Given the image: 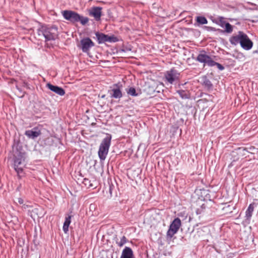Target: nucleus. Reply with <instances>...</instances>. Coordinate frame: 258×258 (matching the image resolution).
<instances>
[{
  "mask_svg": "<svg viewBox=\"0 0 258 258\" xmlns=\"http://www.w3.org/2000/svg\"><path fill=\"white\" fill-rule=\"evenodd\" d=\"M233 44L240 43L241 46L246 50L251 49L253 45L252 42L249 39L246 34L242 31H239L237 35L233 36L230 40Z\"/></svg>",
  "mask_w": 258,
  "mask_h": 258,
  "instance_id": "1",
  "label": "nucleus"
},
{
  "mask_svg": "<svg viewBox=\"0 0 258 258\" xmlns=\"http://www.w3.org/2000/svg\"><path fill=\"white\" fill-rule=\"evenodd\" d=\"M38 35L44 37L45 41L55 40L58 35L57 29L55 27H48L46 25L41 26L38 30Z\"/></svg>",
  "mask_w": 258,
  "mask_h": 258,
  "instance_id": "2",
  "label": "nucleus"
},
{
  "mask_svg": "<svg viewBox=\"0 0 258 258\" xmlns=\"http://www.w3.org/2000/svg\"><path fill=\"white\" fill-rule=\"evenodd\" d=\"M61 13L63 18L66 20L73 23L80 22L81 24L85 25L89 21V19L87 17H84L80 16L78 13L75 11L64 10L62 11Z\"/></svg>",
  "mask_w": 258,
  "mask_h": 258,
  "instance_id": "3",
  "label": "nucleus"
},
{
  "mask_svg": "<svg viewBox=\"0 0 258 258\" xmlns=\"http://www.w3.org/2000/svg\"><path fill=\"white\" fill-rule=\"evenodd\" d=\"M111 137H106L101 142L98 151V156L101 161H104L108 154L110 146Z\"/></svg>",
  "mask_w": 258,
  "mask_h": 258,
  "instance_id": "4",
  "label": "nucleus"
},
{
  "mask_svg": "<svg viewBox=\"0 0 258 258\" xmlns=\"http://www.w3.org/2000/svg\"><path fill=\"white\" fill-rule=\"evenodd\" d=\"M197 214H201L208 207V201L205 199L199 198L194 203Z\"/></svg>",
  "mask_w": 258,
  "mask_h": 258,
  "instance_id": "5",
  "label": "nucleus"
},
{
  "mask_svg": "<svg viewBox=\"0 0 258 258\" xmlns=\"http://www.w3.org/2000/svg\"><path fill=\"white\" fill-rule=\"evenodd\" d=\"M94 46V43L89 38H85L80 41V48L84 52H88L90 48Z\"/></svg>",
  "mask_w": 258,
  "mask_h": 258,
  "instance_id": "6",
  "label": "nucleus"
},
{
  "mask_svg": "<svg viewBox=\"0 0 258 258\" xmlns=\"http://www.w3.org/2000/svg\"><path fill=\"white\" fill-rule=\"evenodd\" d=\"M96 36L99 43H104L105 42H115L117 40L116 38L115 37L109 36L98 32L96 33Z\"/></svg>",
  "mask_w": 258,
  "mask_h": 258,
  "instance_id": "7",
  "label": "nucleus"
},
{
  "mask_svg": "<svg viewBox=\"0 0 258 258\" xmlns=\"http://www.w3.org/2000/svg\"><path fill=\"white\" fill-rule=\"evenodd\" d=\"M102 8L99 7H92L89 10V15L93 17L96 21H99L102 16Z\"/></svg>",
  "mask_w": 258,
  "mask_h": 258,
  "instance_id": "8",
  "label": "nucleus"
},
{
  "mask_svg": "<svg viewBox=\"0 0 258 258\" xmlns=\"http://www.w3.org/2000/svg\"><path fill=\"white\" fill-rule=\"evenodd\" d=\"M46 87L51 91L60 96H63L65 94V91L61 87L57 86H54L50 83H47L46 84Z\"/></svg>",
  "mask_w": 258,
  "mask_h": 258,
  "instance_id": "9",
  "label": "nucleus"
},
{
  "mask_svg": "<svg viewBox=\"0 0 258 258\" xmlns=\"http://www.w3.org/2000/svg\"><path fill=\"white\" fill-rule=\"evenodd\" d=\"M177 231V218H175L167 232V236L172 237Z\"/></svg>",
  "mask_w": 258,
  "mask_h": 258,
  "instance_id": "10",
  "label": "nucleus"
},
{
  "mask_svg": "<svg viewBox=\"0 0 258 258\" xmlns=\"http://www.w3.org/2000/svg\"><path fill=\"white\" fill-rule=\"evenodd\" d=\"M120 258H134L132 249L129 247H125L122 250Z\"/></svg>",
  "mask_w": 258,
  "mask_h": 258,
  "instance_id": "11",
  "label": "nucleus"
},
{
  "mask_svg": "<svg viewBox=\"0 0 258 258\" xmlns=\"http://www.w3.org/2000/svg\"><path fill=\"white\" fill-rule=\"evenodd\" d=\"M25 135L29 138L34 139L41 135L40 131L28 130L25 132Z\"/></svg>",
  "mask_w": 258,
  "mask_h": 258,
  "instance_id": "12",
  "label": "nucleus"
},
{
  "mask_svg": "<svg viewBox=\"0 0 258 258\" xmlns=\"http://www.w3.org/2000/svg\"><path fill=\"white\" fill-rule=\"evenodd\" d=\"M234 209L235 207L233 204H225L224 206L222 209L223 214L227 215L230 214L233 212Z\"/></svg>",
  "mask_w": 258,
  "mask_h": 258,
  "instance_id": "13",
  "label": "nucleus"
},
{
  "mask_svg": "<svg viewBox=\"0 0 258 258\" xmlns=\"http://www.w3.org/2000/svg\"><path fill=\"white\" fill-rule=\"evenodd\" d=\"M175 75V71L171 70L170 71L167 72L165 78L169 83L172 84L174 81Z\"/></svg>",
  "mask_w": 258,
  "mask_h": 258,
  "instance_id": "14",
  "label": "nucleus"
},
{
  "mask_svg": "<svg viewBox=\"0 0 258 258\" xmlns=\"http://www.w3.org/2000/svg\"><path fill=\"white\" fill-rule=\"evenodd\" d=\"M209 56L205 51H201L197 56V60L200 62L205 63Z\"/></svg>",
  "mask_w": 258,
  "mask_h": 258,
  "instance_id": "15",
  "label": "nucleus"
},
{
  "mask_svg": "<svg viewBox=\"0 0 258 258\" xmlns=\"http://www.w3.org/2000/svg\"><path fill=\"white\" fill-rule=\"evenodd\" d=\"M112 93L111 97L114 98H120L122 95L120 89L119 88H114L112 89Z\"/></svg>",
  "mask_w": 258,
  "mask_h": 258,
  "instance_id": "16",
  "label": "nucleus"
},
{
  "mask_svg": "<svg viewBox=\"0 0 258 258\" xmlns=\"http://www.w3.org/2000/svg\"><path fill=\"white\" fill-rule=\"evenodd\" d=\"M71 218L72 216L71 215L68 216V217L66 218L63 223V230L66 233H67L69 231V226L71 222Z\"/></svg>",
  "mask_w": 258,
  "mask_h": 258,
  "instance_id": "17",
  "label": "nucleus"
},
{
  "mask_svg": "<svg viewBox=\"0 0 258 258\" xmlns=\"http://www.w3.org/2000/svg\"><path fill=\"white\" fill-rule=\"evenodd\" d=\"M254 210V205L250 204L246 211L245 214L247 219H250L251 216Z\"/></svg>",
  "mask_w": 258,
  "mask_h": 258,
  "instance_id": "18",
  "label": "nucleus"
},
{
  "mask_svg": "<svg viewBox=\"0 0 258 258\" xmlns=\"http://www.w3.org/2000/svg\"><path fill=\"white\" fill-rule=\"evenodd\" d=\"M83 183L87 188L95 187V184H94L90 179L87 178L84 179Z\"/></svg>",
  "mask_w": 258,
  "mask_h": 258,
  "instance_id": "19",
  "label": "nucleus"
},
{
  "mask_svg": "<svg viewBox=\"0 0 258 258\" xmlns=\"http://www.w3.org/2000/svg\"><path fill=\"white\" fill-rule=\"evenodd\" d=\"M22 160L23 156L22 155L16 157L14 159V167L21 166Z\"/></svg>",
  "mask_w": 258,
  "mask_h": 258,
  "instance_id": "20",
  "label": "nucleus"
},
{
  "mask_svg": "<svg viewBox=\"0 0 258 258\" xmlns=\"http://www.w3.org/2000/svg\"><path fill=\"white\" fill-rule=\"evenodd\" d=\"M178 94L182 98H188L189 97V92L187 90H178Z\"/></svg>",
  "mask_w": 258,
  "mask_h": 258,
  "instance_id": "21",
  "label": "nucleus"
},
{
  "mask_svg": "<svg viewBox=\"0 0 258 258\" xmlns=\"http://www.w3.org/2000/svg\"><path fill=\"white\" fill-rule=\"evenodd\" d=\"M14 168L17 173L18 178L19 179H21L23 176L21 175L23 172V167L22 166H17V167H14Z\"/></svg>",
  "mask_w": 258,
  "mask_h": 258,
  "instance_id": "22",
  "label": "nucleus"
},
{
  "mask_svg": "<svg viewBox=\"0 0 258 258\" xmlns=\"http://www.w3.org/2000/svg\"><path fill=\"white\" fill-rule=\"evenodd\" d=\"M197 21L201 24H207L208 21L205 17L199 16L197 17Z\"/></svg>",
  "mask_w": 258,
  "mask_h": 258,
  "instance_id": "23",
  "label": "nucleus"
},
{
  "mask_svg": "<svg viewBox=\"0 0 258 258\" xmlns=\"http://www.w3.org/2000/svg\"><path fill=\"white\" fill-rule=\"evenodd\" d=\"M218 22H217V24L222 28H224L225 25V24L228 23L224 20V18L222 17H218Z\"/></svg>",
  "mask_w": 258,
  "mask_h": 258,
  "instance_id": "24",
  "label": "nucleus"
},
{
  "mask_svg": "<svg viewBox=\"0 0 258 258\" xmlns=\"http://www.w3.org/2000/svg\"><path fill=\"white\" fill-rule=\"evenodd\" d=\"M224 28H225V31L226 33H230L233 31V26L229 23L225 24Z\"/></svg>",
  "mask_w": 258,
  "mask_h": 258,
  "instance_id": "25",
  "label": "nucleus"
},
{
  "mask_svg": "<svg viewBox=\"0 0 258 258\" xmlns=\"http://www.w3.org/2000/svg\"><path fill=\"white\" fill-rule=\"evenodd\" d=\"M127 93L133 96H137L138 95V94L136 93V89L133 87L130 88L127 90Z\"/></svg>",
  "mask_w": 258,
  "mask_h": 258,
  "instance_id": "26",
  "label": "nucleus"
},
{
  "mask_svg": "<svg viewBox=\"0 0 258 258\" xmlns=\"http://www.w3.org/2000/svg\"><path fill=\"white\" fill-rule=\"evenodd\" d=\"M205 63L210 67H213L215 66L216 62L210 56H209V58L207 59Z\"/></svg>",
  "mask_w": 258,
  "mask_h": 258,
  "instance_id": "27",
  "label": "nucleus"
},
{
  "mask_svg": "<svg viewBox=\"0 0 258 258\" xmlns=\"http://www.w3.org/2000/svg\"><path fill=\"white\" fill-rule=\"evenodd\" d=\"M126 242V238L123 236L121 237L120 241L117 242L118 246L119 247L122 246Z\"/></svg>",
  "mask_w": 258,
  "mask_h": 258,
  "instance_id": "28",
  "label": "nucleus"
},
{
  "mask_svg": "<svg viewBox=\"0 0 258 258\" xmlns=\"http://www.w3.org/2000/svg\"><path fill=\"white\" fill-rule=\"evenodd\" d=\"M215 66H217V68H218L220 70H224V67H223L222 64H220V63H218V62H216V63H215Z\"/></svg>",
  "mask_w": 258,
  "mask_h": 258,
  "instance_id": "29",
  "label": "nucleus"
},
{
  "mask_svg": "<svg viewBox=\"0 0 258 258\" xmlns=\"http://www.w3.org/2000/svg\"><path fill=\"white\" fill-rule=\"evenodd\" d=\"M18 202L20 204H23V203H24V200L22 198H19L18 199Z\"/></svg>",
  "mask_w": 258,
  "mask_h": 258,
  "instance_id": "30",
  "label": "nucleus"
},
{
  "mask_svg": "<svg viewBox=\"0 0 258 258\" xmlns=\"http://www.w3.org/2000/svg\"><path fill=\"white\" fill-rule=\"evenodd\" d=\"M180 180L181 181V183H182L183 184H185V180H184L183 178H181Z\"/></svg>",
  "mask_w": 258,
  "mask_h": 258,
  "instance_id": "31",
  "label": "nucleus"
},
{
  "mask_svg": "<svg viewBox=\"0 0 258 258\" xmlns=\"http://www.w3.org/2000/svg\"><path fill=\"white\" fill-rule=\"evenodd\" d=\"M178 227H179V225H180V220L178 219Z\"/></svg>",
  "mask_w": 258,
  "mask_h": 258,
  "instance_id": "32",
  "label": "nucleus"
}]
</instances>
